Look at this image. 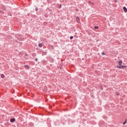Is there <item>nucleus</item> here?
Listing matches in <instances>:
<instances>
[{
  "label": "nucleus",
  "mask_w": 127,
  "mask_h": 127,
  "mask_svg": "<svg viewBox=\"0 0 127 127\" xmlns=\"http://www.w3.org/2000/svg\"><path fill=\"white\" fill-rule=\"evenodd\" d=\"M127 66L126 65H118L117 68L119 69H125V68H126Z\"/></svg>",
  "instance_id": "1"
},
{
  "label": "nucleus",
  "mask_w": 127,
  "mask_h": 127,
  "mask_svg": "<svg viewBox=\"0 0 127 127\" xmlns=\"http://www.w3.org/2000/svg\"><path fill=\"white\" fill-rule=\"evenodd\" d=\"M10 123H14V122H15V119L12 118L10 120Z\"/></svg>",
  "instance_id": "2"
},
{
  "label": "nucleus",
  "mask_w": 127,
  "mask_h": 127,
  "mask_svg": "<svg viewBox=\"0 0 127 127\" xmlns=\"http://www.w3.org/2000/svg\"><path fill=\"white\" fill-rule=\"evenodd\" d=\"M75 19H76L77 22H79L80 18H79V17H76Z\"/></svg>",
  "instance_id": "3"
},
{
  "label": "nucleus",
  "mask_w": 127,
  "mask_h": 127,
  "mask_svg": "<svg viewBox=\"0 0 127 127\" xmlns=\"http://www.w3.org/2000/svg\"><path fill=\"white\" fill-rule=\"evenodd\" d=\"M122 64H123L122 61H120L118 62V64H119V66H122Z\"/></svg>",
  "instance_id": "4"
},
{
  "label": "nucleus",
  "mask_w": 127,
  "mask_h": 127,
  "mask_svg": "<svg viewBox=\"0 0 127 127\" xmlns=\"http://www.w3.org/2000/svg\"><path fill=\"white\" fill-rule=\"evenodd\" d=\"M123 10H124L125 12H127V8L126 7V6L123 7Z\"/></svg>",
  "instance_id": "5"
},
{
  "label": "nucleus",
  "mask_w": 127,
  "mask_h": 127,
  "mask_svg": "<svg viewBox=\"0 0 127 127\" xmlns=\"http://www.w3.org/2000/svg\"><path fill=\"white\" fill-rule=\"evenodd\" d=\"M89 3H90L91 4H92V5H94L95 4V3L93 2H91L90 1H88Z\"/></svg>",
  "instance_id": "6"
},
{
  "label": "nucleus",
  "mask_w": 127,
  "mask_h": 127,
  "mask_svg": "<svg viewBox=\"0 0 127 127\" xmlns=\"http://www.w3.org/2000/svg\"><path fill=\"white\" fill-rule=\"evenodd\" d=\"M25 68H26V69H29V66L27 65H25Z\"/></svg>",
  "instance_id": "7"
},
{
  "label": "nucleus",
  "mask_w": 127,
  "mask_h": 127,
  "mask_svg": "<svg viewBox=\"0 0 127 127\" xmlns=\"http://www.w3.org/2000/svg\"><path fill=\"white\" fill-rule=\"evenodd\" d=\"M46 54H47L46 52H43L42 53L43 56H44V55H46Z\"/></svg>",
  "instance_id": "8"
},
{
  "label": "nucleus",
  "mask_w": 127,
  "mask_h": 127,
  "mask_svg": "<svg viewBox=\"0 0 127 127\" xmlns=\"http://www.w3.org/2000/svg\"><path fill=\"white\" fill-rule=\"evenodd\" d=\"M39 47H42V44H41V43H40L39 44Z\"/></svg>",
  "instance_id": "9"
},
{
  "label": "nucleus",
  "mask_w": 127,
  "mask_h": 127,
  "mask_svg": "<svg viewBox=\"0 0 127 127\" xmlns=\"http://www.w3.org/2000/svg\"><path fill=\"white\" fill-rule=\"evenodd\" d=\"M1 77L2 78V79H3L4 78V75L1 74Z\"/></svg>",
  "instance_id": "10"
},
{
  "label": "nucleus",
  "mask_w": 127,
  "mask_h": 127,
  "mask_svg": "<svg viewBox=\"0 0 127 127\" xmlns=\"http://www.w3.org/2000/svg\"><path fill=\"white\" fill-rule=\"evenodd\" d=\"M94 28L95 29H98L99 28V26H95Z\"/></svg>",
  "instance_id": "11"
},
{
  "label": "nucleus",
  "mask_w": 127,
  "mask_h": 127,
  "mask_svg": "<svg viewBox=\"0 0 127 127\" xmlns=\"http://www.w3.org/2000/svg\"><path fill=\"white\" fill-rule=\"evenodd\" d=\"M73 38H74L73 36H71L70 37V39H73Z\"/></svg>",
  "instance_id": "12"
},
{
  "label": "nucleus",
  "mask_w": 127,
  "mask_h": 127,
  "mask_svg": "<svg viewBox=\"0 0 127 127\" xmlns=\"http://www.w3.org/2000/svg\"><path fill=\"white\" fill-rule=\"evenodd\" d=\"M101 54H102V55H106V54H105V53H104V52H102V53H101Z\"/></svg>",
  "instance_id": "13"
},
{
  "label": "nucleus",
  "mask_w": 127,
  "mask_h": 127,
  "mask_svg": "<svg viewBox=\"0 0 127 127\" xmlns=\"http://www.w3.org/2000/svg\"><path fill=\"white\" fill-rule=\"evenodd\" d=\"M126 124H127V121L123 123V125H126Z\"/></svg>",
  "instance_id": "14"
},
{
  "label": "nucleus",
  "mask_w": 127,
  "mask_h": 127,
  "mask_svg": "<svg viewBox=\"0 0 127 127\" xmlns=\"http://www.w3.org/2000/svg\"><path fill=\"white\" fill-rule=\"evenodd\" d=\"M38 10V8L36 7V11H37Z\"/></svg>",
  "instance_id": "15"
},
{
  "label": "nucleus",
  "mask_w": 127,
  "mask_h": 127,
  "mask_svg": "<svg viewBox=\"0 0 127 127\" xmlns=\"http://www.w3.org/2000/svg\"><path fill=\"white\" fill-rule=\"evenodd\" d=\"M59 8H61V4L59 6Z\"/></svg>",
  "instance_id": "16"
},
{
  "label": "nucleus",
  "mask_w": 127,
  "mask_h": 127,
  "mask_svg": "<svg viewBox=\"0 0 127 127\" xmlns=\"http://www.w3.org/2000/svg\"><path fill=\"white\" fill-rule=\"evenodd\" d=\"M38 59L37 58L36 59V61H37Z\"/></svg>",
  "instance_id": "17"
},
{
  "label": "nucleus",
  "mask_w": 127,
  "mask_h": 127,
  "mask_svg": "<svg viewBox=\"0 0 127 127\" xmlns=\"http://www.w3.org/2000/svg\"><path fill=\"white\" fill-rule=\"evenodd\" d=\"M52 48H53V46H52Z\"/></svg>",
  "instance_id": "18"
}]
</instances>
